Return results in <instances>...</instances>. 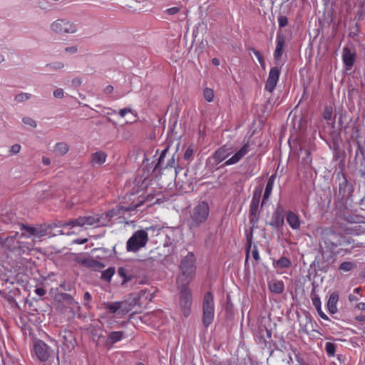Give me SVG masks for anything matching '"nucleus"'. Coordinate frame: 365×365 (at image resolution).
<instances>
[{
	"label": "nucleus",
	"instance_id": "obj_1",
	"mask_svg": "<svg viewBox=\"0 0 365 365\" xmlns=\"http://www.w3.org/2000/svg\"><path fill=\"white\" fill-rule=\"evenodd\" d=\"M364 246L362 242H356L350 236L341 235L329 227L324 228L321 232L319 249L322 257L328 261L342 251L350 252L355 247Z\"/></svg>",
	"mask_w": 365,
	"mask_h": 365
},
{
	"label": "nucleus",
	"instance_id": "obj_2",
	"mask_svg": "<svg viewBox=\"0 0 365 365\" xmlns=\"http://www.w3.org/2000/svg\"><path fill=\"white\" fill-rule=\"evenodd\" d=\"M148 196H140L138 197L137 201H133L130 205H118L115 208L109 210L105 215H102L101 217L95 216H80L78 218L70 220L66 222H59L55 225V227L61 228L59 232L62 235H71L69 230L76 227H83L86 225H97L104 226L106 223L101 222V219L103 215L110 220V218L114 216L123 215L128 212H132L136 210L138 207L143 205V203L148 200Z\"/></svg>",
	"mask_w": 365,
	"mask_h": 365
},
{
	"label": "nucleus",
	"instance_id": "obj_3",
	"mask_svg": "<svg viewBox=\"0 0 365 365\" xmlns=\"http://www.w3.org/2000/svg\"><path fill=\"white\" fill-rule=\"evenodd\" d=\"M210 215V207L207 202L200 201L194 206L187 220V225L190 230H195L205 224Z\"/></svg>",
	"mask_w": 365,
	"mask_h": 365
},
{
	"label": "nucleus",
	"instance_id": "obj_4",
	"mask_svg": "<svg viewBox=\"0 0 365 365\" xmlns=\"http://www.w3.org/2000/svg\"><path fill=\"white\" fill-rule=\"evenodd\" d=\"M195 257L192 252H188L180 264V274L177 279L178 287L188 285L195 274Z\"/></svg>",
	"mask_w": 365,
	"mask_h": 365
},
{
	"label": "nucleus",
	"instance_id": "obj_5",
	"mask_svg": "<svg viewBox=\"0 0 365 365\" xmlns=\"http://www.w3.org/2000/svg\"><path fill=\"white\" fill-rule=\"evenodd\" d=\"M148 240V234L145 230H137L128 240L126 250L129 252H137L146 246Z\"/></svg>",
	"mask_w": 365,
	"mask_h": 365
},
{
	"label": "nucleus",
	"instance_id": "obj_6",
	"mask_svg": "<svg viewBox=\"0 0 365 365\" xmlns=\"http://www.w3.org/2000/svg\"><path fill=\"white\" fill-rule=\"evenodd\" d=\"M215 304L213 294L207 292L203 297L202 301V323L205 327H208L214 320Z\"/></svg>",
	"mask_w": 365,
	"mask_h": 365
},
{
	"label": "nucleus",
	"instance_id": "obj_7",
	"mask_svg": "<svg viewBox=\"0 0 365 365\" xmlns=\"http://www.w3.org/2000/svg\"><path fill=\"white\" fill-rule=\"evenodd\" d=\"M180 289L179 303L182 314L187 317L191 313V306L192 302V296L188 285L179 287Z\"/></svg>",
	"mask_w": 365,
	"mask_h": 365
},
{
	"label": "nucleus",
	"instance_id": "obj_8",
	"mask_svg": "<svg viewBox=\"0 0 365 365\" xmlns=\"http://www.w3.org/2000/svg\"><path fill=\"white\" fill-rule=\"evenodd\" d=\"M262 189V187H257L255 190L250 206L249 218L252 227H257L259 222V205L261 198Z\"/></svg>",
	"mask_w": 365,
	"mask_h": 365
},
{
	"label": "nucleus",
	"instance_id": "obj_9",
	"mask_svg": "<svg viewBox=\"0 0 365 365\" xmlns=\"http://www.w3.org/2000/svg\"><path fill=\"white\" fill-rule=\"evenodd\" d=\"M51 29L58 34H74L78 31V27L74 23L65 19H57L51 24Z\"/></svg>",
	"mask_w": 365,
	"mask_h": 365
},
{
	"label": "nucleus",
	"instance_id": "obj_10",
	"mask_svg": "<svg viewBox=\"0 0 365 365\" xmlns=\"http://www.w3.org/2000/svg\"><path fill=\"white\" fill-rule=\"evenodd\" d=\"M34 351L41 361H46L50 356L51 349L42 340H38L34 344Z\"/></svg>",
	"mask_w": 365,
	"mask_h": 365
},
{
	"label": "nucleus",
	"instance_id": "obj_11",
	"mask_svg": "<svg viewBox=\"0 0 365 365\" xmlns=\"http://www.w3.org/2000/svg\"><path fill=\"white\" fill-rule=\"evenodd\" d=\"M279 74L280 71L277 67L275 66L271 68L264 87V89L267 91L272 93L274 90L279 81Z\"/></svg>",
	"mask_w": 365,
	"mask_h": 365
},
{
	"label": "nucleus",
	"instance_id": "obj_12",
	"mask_svg": "<svg viewBox=\"0 0 365 365\" xmlns=\"http://www.w3.org/2000/svg\"><path fill=\"white\" fill-rule=\"evenodd\" d=\"M168 153V148L164 149L158 158V161L155 165V169H166L168 168H174L175 167V159L174 155L169 157L167 160V154Z\"/></svg>",
	"mask_w": 365,
	"mask_h": 365
},
{
	"label": "nucleus",
	"instance_id": "obj_13",
	"mask_svg": "<svg viewBox=\"0 0 365 365\" xmlns=\"http://www.w3.org/2000/svg\"><path fill=\"white\" fill-rule=\"evenodd\" d=\"M250 143H245L239 150L224 163V165L228 166L240 162L250 152Z\"/></svg>",
	"mask_w": 365,
	"mask_h": 365
},
{
	"label": "nucleus",
	"instance_id": "obj_14",
	"mask_svg": "<svg viewBox=\"0 0 365 365\" xmlns=\"http://www.w3.org/2000/svg\"><path fill=\"white\" fill-rule=\"evenodd\" d=\"M125 304L123 302H104L103 304L104 308L110 314H115L119 311L121 314H125L128 312V309L123 308Z\"/></svg>",
	"mask_w": 365,
	"mask_h": 365
},
{
	"label": "nucleus",
	"instance_id": "obj_15",
	"mask_svg": "<svg viewBox=\"0 0 365 365\" xmlns=\"http://www.w3.org/2000/svg\"><path fill=\"white\" fill-rule=\"evenodd\" d=\"M285 43L286 38L284 35L277 34L276 38V47L274 52V58L275 61H279L281 58L284 52Z\"/></svg>",
	"mask_w": 365,
	"mask_h": 365
},
{
	"label": "nucleus",
	"instance_id": "obj_16",
	"mask_svg": "<svg viewBox=\"0 0 365 365\" xmlns=\"http://www.w3.org/2000/svg\"><path fill=\"white\" fill-rule=\"evenodd\" d=\"M356 60V53L351 52V49L347 46L343 48L342 61L348 68H351Z\"/></svg>",
	"mask_w": 365,
	"mask_h": 365
},
{
	"label": "nucleus",
	"instance_id": "obj_17",
	"mask_svg": "<svg viewBox=\"0 0 365 365\" xmlns=\"http://www.w3.org/2000/svg\"><path fill=\"white\" fill-rule=\"evenodd\" d=\"M18 235L19 233L16 232L14 235L7 237L3 242V246L11 251H14L19 249L20 245L19 242L17 240Z\"/></svg>",
	"mask_w": 365,
	"mask_h": 365
},
{
	"label": "nucleus",
	"instance_id": "obj_18",
	"mask_svg": "<svg viewBox=\"0 0 365 365\" xmlns=\"http://www.w3.org/2000/svg\"><path fill=\"white\" fill-rule=\"evenodd\" d=\"M232 153V150L230 148H227L224 145L218 148L214 153V159L216 162L220 163L225 160Z\"/></svg>",
	"mask_w": 365,
	"mask_h": 365
},
{
	"label": "nucleus",
	"instance_id": "obj_19",
	"mask_svg": "<svg viewBox=\"0 0 365 365\" xmlns=\"http://www.w3.org/2000/svg\"><path fill=\"white\" fill-rule=\"evenodd\" d=\"M286 220H287L288 225H289V227L292 230H297L300 228L301 221L299 220V216L297 214H295L294 212L289 211L287 212Z\"/></svg>",
	"mask_w": 365,
	"mask_h": 365
},
{
	"label": "nucleus",
	"instance_id": "obj_20",
	"mask_svg": "<svg viewBox=\"0 0 365 365\" xmlns=\"http://www.w3.org/2000/svg\"><path fill=\"white\" fill-rule=\"evenodd\" d=\"M284 218L282 210L278 207L273 213L270 225L274 228L282 227Z\"/></svg>",
	"mask_w": 365,
	"mask_h": 365
},
{
	"label": "nucleus",
	"instance_id": "obj_21",
	"mask_svg": "<svg viewBox=\"0 0 365 365\" xmlns=\"http://www.w3.org/2000/svg\"><path fill=\"white\" fill-rule=\"evenodd\" d=\"M339 300V294L336 292H332L328 299L327 307L330 314H335L337 312V302Z\"/></svg>",
	"mask_w": 365,
	"mask_h": 365
},
{
	"label": "nucleus",
	"instance_id": "obj_22",
	"mask_svg": "<svg viewBox=\"0 0 365 365\" xmlns=\"http://www.w3.org/2000/svg\"><path fill=\"white\" fill-rule=\"evenodd\" d=\"M74 260L78 264L91 268L96 267V264L98 263L96 260L85 257L81 255H76Z\"/></svg>",
	"mask_w": 365,
	"mask_h": 365
},
{
	"label": "nucleus",
	"instance_id": "obj_23",
	"mask_svg": "<svg viewBox=\"0 0 365 365\" xmlns=\"http://www.w3.org/2000/svg\"><path fill=\"white\" fill-rule=\"evenodd\" d=\"M268 287L270 292L274 294H281L284 289V282L278 279H272L269 282Z\"/></svg>",
	"mask_w": 365,
	"mask_h": 365
},
{
	"label": "nucleus",
	"instance_id": "obj_24",
	"mask_svg": "<svg viewBox=\"0 0 365 365\" xmlns=\"http://www.w3.org/2000/svg\"><path fill=\"white\" fill-rule=\"evenodd\" d=\"M107 156V154L103 151H96L91 155V163L93 165H102L106 162Z\"/></svg>",
	"mask_w": 365,
	"mask_h": 365
},
{
	"label": "nucleus",
	"instance_id": "obj_25",
	"mask_svg": "<svg viewBox=\"0 0 365 365\" xmlns=\"http://www.w3.org/2000/svg\"><path fill=\"white\" fill-rule=\"evenodd\" d=\"M312 302L313 306L316 308L319 317L322 319H323L324 320L329 321V318L322 309V303H321L320 297L318 295H314V297H313L312 298Z\"/></svg>",
	"mask_w": 365,
	"mask_h": 365
},
{
	"label": "nucleus",
	"instance_id": "obj_26",
	"mask_svg": "<svg viewBox=\"0 0 365 365\" xmlns=\"http://www.w3.org/2000/svg\"><path fill=\"white\" fill-rule=\"evenodd\" d=\"M274 180H275V176L274 175H271L269 178L267 185H266V187H265L264 195H263L262 204L265 202V200H267L269 197V196L272 193L273 187H274Z\"/></svg>",
	"mask_w": 365,
	"mask_h": 365
},
{
	"label": "nucleus",
	"instance_id": "obj_27",
	"mask_svg": "<svg viewBox=\"0 0 365 365\" xmlns=\"http://www.w3.org/2000/svg\"><path fill=\"white\" fill-rule=\"evenodd\" d=\"M273 265L279 269L289 268L292 265V262L286 257H281L279 259L274 261Z\"/></svg>",
	"mask_w": 365,
	"mask_h": 365
},
{
	"label": "nucleus",
	"instance_id": "obj_28",
	"mask_svg": "<svg viewBox=\"0 0 365 365\" xmlns=\"http://www.w3.org/2000/svg\"><path fill=\"white\" fill-rule=\"evenodd\" d=\"M124 336V332L122 331H112L108 335V341L111 344H115L120 341Z\"/></svg>",
	"mask_w": 365,
	"mask_h": 365
},
{
	"label": "nucleus",
	"instance_id": "obj_29",
	"mask_svg": "<svg viewBox=\"0 0 365 365\" xmlns=\"http://www.w3.org/2000/svg\"><path fill=\"white\" fill-rule=\"evenodd\" d=\"M21 230H25V232H22V235L25 236L26 237H30L32 235L37 237L42 235L39 234V232L37 230V229L34 227L23 225Z\"/></svg>",
	"mask_w": 365,
	"mask_h": 365
},
{
	"label": "nucleus",
	"instance_id": "obj_30",
	"mask_svg": "<svg viewBox=\"0 0 365 365\" xmlns=\"http://www.w3.org/2000/svg\"><path fill=\"white\" fill-rule=\"evenodd\" d=\"M68 150L69 147L68 144L64 142L57 143L55 145V151L61 155L66 154Z\"/></svg>",
	"mask_w": 365,
	"mask_h": 365
},
{
	"label": "nucleus",
	"instance_id": "obj_31",
	"mask_svg": "<svg viewBox=\"0 0 365 365\" xmlns=\"http://www.w3.org/2000/svg\"><path fill=\"white\" fill-rule=\"evenodd\" d=\"M336 346L332 342H327L325 344V351L329 357H334L336 352Z\"/></svg>",
	"mask_w": 365,
	"mask_h": 365
},
{
	"label": "nucleus",
	"instance_id": "obj_32",
	"mask_svg": "<svg viewBox=\"0 0 365 365\" xmlns=\"http://www.w3.org/2000/svg\"><path fill=\"white\" fill-rule=\"evenodd\" d=\"M114 274L115 269L113 267H109L102 272L101 278L105 281L110 282Z\"/></svg>",
	"mask_w": 365,
	"mask_h": 365
},
{
	"label": "nucleus",
	"instance_id": "obj_33",
	"mask_svg": "<svg viewBox=\"0 0 365 365\" xmlns=\"http://www.w3.org/2000/svg\"><path fill=\"white\" fill-rule=\"evenodd\" d=\"M356 267V264L352 262H343L340 264L339 269L344 272H349Z\"/></svg>",
	"mask_w": 365,
	"mask_h": 365
},
{
	"label": "nucleus",
	"instance_id": "obj_34",
	"mask_svg": "<svg viewBox=\"0 0 365 365\" xmlns=\"http://www.w3.org/2000/svg\"><path fill=\"white\" fill-rule=\"evenodd\" d=\"M204 98L209 103L214 100V91L212 88H206L203 91Z\"/></svg>",
	"mask_w": 365,
	"mask_h": 365
},
{
	"label": "nucleus",
	"instance_id": "obj_35",
	"mask_svg": "<svg viewBox=\"0 0 365 365\" xmlns=\"http://www.w3.org/2000/svg\"><path fill=\"white\" fill-rule=\"evenodd\" d=\"M31 97V95L29 93H21L15 96L14 100L17 103H22L24 101L29 100Z\"/></svg>",
	"mask_w": 365,
	"mask_h": 365
},
{
	"label": "nucleus",
	"instance_id": "obj_36",
	"mask_svg": "<svg viewBox=\"0 0 365 365\" xmlns=\"http://www.w3.org/2000/svg\"><path fill=\"white\" fill-rule=\"evenodd\" d=\"M248 51H250L254 53V55L257 58L259 63H260L261 66L264 68L265 66V62L260 52L253 48H248Z\"/></svg>",
	"mask_w": 365,
	"mask_h": 365
},
{
	"label": "nucleus",
	"instance_id": "obj_37",
	"mask_svg": "<svg viewBox=\"0 0 365 365\" xmlns=\"http://www.w3.org/2000/svg\"><path fill=\"white\" fill-rule=\"evenodd\" d=\"M333 114V108L331 106H325L323 111V118L326 120H329L331 118Z\"/></svg>",
	"mask_w": 365,
	"mask_h": 365
},
{
	"label": "nucleus",
	"instance_id": "obj_38",
	"mask_svg": "<svg viewBox=\"0 0 365 365\" xmlns=\"http://www.w3.org/2000/svg\"><path fill=\"white\" fill-rule=\"evenodd\" d=\"M118 274L123 279V283H125L131 279L130 276L127 275V269L124 267H120L118 270Z\"/></svg>",
	"mask_w": 365,
	"mask_h": 365
},
{
	"label": "nucleus",
	"instance_id": "obj_39",
	"mask_svg": "<svg viewBox=\"0 0 365 365\" xmlns=\"http://www.w3.org/2000/svg\"><path fill=\"white\" fill-rule=\"evenodd\" d=\"M22 121L24 124L28 125L32 128H36L37 125L36 121L29 117L23 118Z\"/></svg>",
	"mask_w": 365,
	"mask_h": 365
},
{
	"label": "nucleus",
	"instance_id": "obj_40",
	"mask_svg": "<svg viewBox=\"0 0 365 365\" xmlns=\"http://www.w3.org/2000/svg\"><path fill=\"white\" fill-rule=\"evenodd\" d=\"M192 155H193V149L191 146H190L186 149V150L184 153V159L185 160H189L191 158V157L192 156Z\"/></svg>",
	"mask_w": 365,
	"mask_h": 365
},
{
	"label": "nucleus",
	"instance_id": "obj_41",
	"mask_svg": "<svg viewBox=\"0 0 365 365\" xmlns=\"http://www.w3.org/2000/svg\"><path fill=\"white\" fill-rule=\"evenodd\" d=\"M278 23L280 28L284 27L288 23L287 18L284 16H280L278 18Z\"/></svg>",
	"mask_w": 365,
	"mask_h": 365
},
{
	"label": "nucleus",
	"instance_id": "obj_42",
	"mask_svg": "<svg viewBox=\"0 0 365 365\" xmlns=\"http://www.w3.org/2000/svg\"><path fill=\"white\" fill-rule=\"evenodd\" d=\"M179 11H180V8L175 6V7H171V8L166 9V11L165 12L166 14H168V15H175V14H178Z\"/></svg>",
	"mask_w": 365,
	"mask_h": 365
},
{
	"label": "nucleus",
	"instance_id": "obj_43",
	"mask_svg": "<svg viewBox=\"0 0 365 365\" xmlns=\"http://www.w3.org/2000/svg\"><path fill=\"white\" fill-rule=\"evenodd\" d=\"M53 96L56 98H62L64 96V92L61 88H57L53 91Z\"/></svg>",
	"mask_w": 365,
	"mask_h": 365
},
{
	"label": "nucleus",
	"instance_id": "obj_44",
	"mask_svg": "<svg viewBox=\"0 0 365 365\" xmlns=\"http://www.w3.org/2000/svg\"><path fill=\"white\" fill-rule=\"evenodd\" d=\"M133 113V111L131 108H123V109H120L119 111H118V113L119 115L121 116V117H125V115L127 113Z\"/></svg>",
	"mask_w": 365,
	"mask_h": 365
},
{
	"label": "nucleus",
	"instance_id": "obj_45",
	"mask_svg": "<svg viewBox=\"0 0 365 365\" xmlns=\"http://www.w3.org/2000/svg\"><path fill=\"white\" fill-rule=\"evenodd\" d=\"M21 150V145L19 144H14L11 147L10 152L12 154H17Z\"/></svg>",
	"mask_w": 365,
	"mask_h": 365
},
{
	"label": "nucleus",
	"instance_id": "obj_46",
	"mask_svg": "<svg viewBox=\"0 0 365 365\" xmlns=\"http://www.w3.org/2000/svg\"><path fill=\"white\" fill-rule=\"evenodd\" d=\"M252 257L256 260H259V252L257 250V248L256 246H254L253 249H252Z\"/></svg>",
	"mask_w": 365,
	"mask_h": 365
},
{
	"label": "nucleus",
	"instance_id": "obj_47",
	"mask_svg": "<svg viewBox=\"0 0 365 365\" xmlns=\"http://www.w3.org/2000/svg\"><path fill=\"white\" fill-rule=\"evenodd\" d=\"M35 292L38 296L43 297V296H44L46 294V291L43 288H42V287H38V288H36L35 289Z\"/></svg>",
	"mask_w": 365,
	"mask_h": 365
},
{
	"label": "nucleus",
	"instance_id": "obj_48",
	"mask_svg": "<svg viewBox=\"0 0 365 365\" xmlns=\"http://www.w3.org/2000/svg\"><path fill=\"white\" fill-rule=\"evenodd\" d=\"M92 299L91 294L88 292H86L83 295V300L86 302L84 305H87V302H89Z\"/></svg>",
	"mask_w": 365,
	"mask_h": 365
},
{
	"label": "nucleus",
	"instance_id": "obj_49",
	"mask_svg": "<svg viewBox=\"0 0 365 365\" xmlns=\"http://www.w3.org/2000/svg\"><path fill=\"white\" fill-rule=\"evenodd\" d=\"M65 51L70 53H74L77 51V47H76V46L66 47L65 48Z\"/></svg>",
	"mask_w": 365,
	"mask_h": 365
},
{
	"label": "nucleus",
	"instance_id": "obj_50",
	"mask_svg": "<svg viewBox=\"0 0 365 365\" xmlns=\"http://www.w3.org/2000/svg\"><path fill=\"white\" fill-rule=\"evenodd\" d=\"M355 308L360 311H365V302H359L356 304Z\"/></svg>",
	"mask_w": 365,
	"mask_h": 365
},
{
	"label": "nucleus",
	"instance_id": "obj_51",
	"mask_svg": "<svg viewBox=\"0 0 365 365\" xmlns=\"http://www.w3.org/2000/svg\"><path fill=\"white\" fill-rule=\"evenodd\" d=\"M87 241H88V239H86V238H84V239H76V240H74L73 241V242L75 243V244L82 245V244H84V243L87 242Z\"/></svg>",
	"mask_w": 365,
	"mask_h": 365
},
{
	"label": "nucleus",
	"instance_id": "obj_52",
	"mask_svg": "<svg viewBox=\"0 0 365 365\" xmlns=\"http://www.w3.org/2000/svg\"><path fill=\"white\" fill-rule=\"evenodd\" d=\"M361 167H363V170L361 169L360 170V173L362 176H364L365 175V157H364L363 160L361 161Z\"/></svg>",
	"mask_w": 365,
	"mask_h": 365
},
{
	"label": "nucleus",
	"instance_id": "obj_53",
	"mask_svg": "<svg viewBox=\"0 0 365 365\" xmlns=\"http://www.w3.org/2000/svg\"><path fill=\"white\" fill-rule=\"evenodd\" d=\"M349 300L351 302H357L359 300V298L355 294H351L349 295Z\"/></svg>",
	"mask_w": 365,
	"mask_h": 365
},
{
	"label": "nucleus",
	"instance_id": "obj_54",
	"mask_svg": "<svg viewBox=\"0 0 365 365\" xmlns=\"http://www.w3.org/2000/svg\"><path fill=\"white\" fill-rule=\"evenodd\" d=\"M305 153H306V155H307V158H306V159H304V160L307 161V163H309H309H312V158H311V157H310L311 153H310L309 150H305Z\"/></svg>",
	"mask_w": 365,
	"mask_h": 365
},
{
	"label": "nucleus",
	"instance_id": "obj_55",
	"mask_svg": "<svg viewBox=\"0 0 365 365\" xmlns=\"http://www.w3.org/2000/svg\"><path fill=\"white\" fill-rule=\"evenodd\" d=\"M55 69L58 70V69H61L62 68H63L64 65L63 63L61 62H58V63H55L53 64V66H52Z\"/></svg>",
	"mask_w": 365,
	"mask_h": 365
},
{
	"label": "nucleus",
	"instance_id": "obj_56",
	"mask_svg": "<svg viewBox=\"0 0 365 365\" xmlns=\"http://www.w3.org/2000/svg\"><path fill=\"white\" fill-rule=\"evenodd\" d=\"M113 91V87L112 86H108L104 89V92L107 94L111 93Z\"/></svg>",
	"mask_w": 365,
	"mask_h": 365
},
{
	"label": "nucleus",
	"instance_id": "obj_57",
	"mask_svg": "<svg viewBox=\"0 0 365 365\" xmlns=\"http://www.w3.org/2000/svg\"><path fill=\"white\" fill-rule=\"evenodd\" d=\"M356 320L360 322H365V315L360 314L355 317Z\"/></svg>",
	"mask_w": 365,
	"mask_h": 365
},
{
	"label": "nucleus",
	"instance_id": "obj_58",
	"mask_svg": "<svg viewBox=\"0 0 365 365\" xmlns=\"http://www.w3.org/2000/svg\"><path fill=\"white\" fill-rule=\"evenodd\" d=\"M42 162L45 165H49L51 164V160L47 157H43Z\"/></svg>",
	"mask_w": 365,
	"mask_h": 365
},
{
	"label": "nucleus",
	"instance_id": "obj_59",
	"mask_svg": "<svg viewBox=\"0 0 365 365\" xmlns=\"http://www.w3.org/2000/svg\"><path fill=\"white\" fill-rule=\"evenodd\" d=\"M212 63L213 65L218 66L220 64V59L217 58H213L212 60Z\"/></svg>",
	"mask_w": 365,
	"mask_h": 365
},
{
	"label": "nucleus",
	"instance_id": "obj_60",
	"mask_svg": "<svg viewBox=\"0 0 365 365\" xmlns=\"http://www.w3.org/2000/svg\"><path fill=\"white\" fill-rule=\"evenodd\" d=\"M72 82L75 85H80L81 83V81L79 78H75L72 81Z\"/></svg>",
	"mask_w": 365,
	"mask_h": 365
},
{
	"label": "nucleus",
	"instance_id": "obj_61",
	"mask_svg": "<svg viewBox=\"0 0 365 365\" xmlns=\"http://www.w3.org/2000/svg\"><path fill=\"white\" fill-rule=\"evenodd\" d=\"M362 289L361 287H356L354 289V294H360L361 292Z\"/></svg>",
	"mask_w": 365,
	"mask_h": 365
},
{
	"label": "nucleus",
	"instance_id": "obj_62",
	"mask_svg": "<svg viewBox=\"0 0 365 365\" xmlns=\"http://www.w3.org/2000/svg\"><path fill=\"white\" fill-rule=\"evenodd\" d=\"M360 276L363 278H365V267L363 269L361 272L360 273Z\"/></svg>",
	"mask_w": 365,
	"mask_h": 365
},
{
	"label": "nucleus",
	"instance_id": "obj_63",
	"mask_svg": "<svg viewBox=\"0 0 365 365\" xmlns=\"http://www.w3.org/2000/svg\"><path fill=\"white\" fill-rule=\"evenodd\" d=\"M247 242H248V244H249V249H250V246H251V238L250 239H247Z\"/></svg>",
	"mask_w": 365,
	"mask_h": 365
},
{
	"label": "nucleus",
	"instance_id": "obj_64",
	"mask_svg": "<svg viewBox=\"0 0 365 365\" xmlns=\"http://www.w3.org/2000/svg\"><path fill=\"white\" fill-rule=\"evenodd\" d=\"M4 61V56L2 55H0V63Z\"/></svg>",
	"mask_w": 365,
	"mask_h": 365
}]
</instances>
